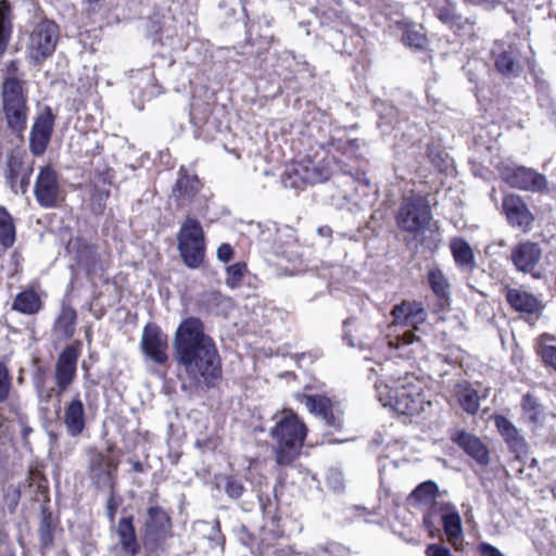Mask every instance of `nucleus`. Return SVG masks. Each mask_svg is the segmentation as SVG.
I'll use <instances>...</instances> for the list:
<instances>
[{
  "mask_svg": "<svg viewBox=\"0 0 556 556\" xmlns=\"http://www.w3.org/2000/svg\"><path fill=\"white\" fill-rule=\"evenodd\" d=\"M175 359L195 387L211 390L217 388L223 380V363L218 350H175Z\"/></svg>",
  "mask_w": 556,
  "mask_h": 556,
  "instance_id": "obj_1",
  "label": "nucleus"
},
{
  "mask_svg": "<svg viewBox=\"0 0 556 556\" xmlns=\"http://www.w3.org/2000/svg\"><path fill=\"white\" fill-rule=\"evenodd\" d=\"M307 431L306 425L295 413L291 409L281 412L269 432L275 442V460L278 465L289 466L300 456Z\"/></svg>",
  "mask_w": 556,
  "mask_h": 556,
  "instance_id": "obj_2",
  "label": "nucleus"
},
{
  "mask_svg": "<svg viewBox=\"0 0 556 556\" xmlns=\"http://www.w3.org/2000/svg\"><path fill=\"white\" fill-rule=\"evenodd\" d=\"M173 535V519L169 513L159 504L149 505L142 525L144 547L151 553L165 551L166 542Z\"/></svg>",
  "mask_w": 556,
  "mask_h": 556,
  "instance_id": "obj_3",
  "label": "nucleus"
},
{
  "mask_svg": "<svg viewBox=\"0 0 556 556\" xmlns=\"http://www.w3.org/2000/svg\"><path fill=\"white\" fill-rule=\"evenodd\" d=\"M332 175L329 163L318 156H305L288 168L281 179L285 188L301 189L305 185L326 181Z\"/></svg>",
  "mask_w": 556,
  "mask_h": 556,
  "instance_id": "obj_4",
  "label": "nucleus"
},
{
  "mask_svg": "<svg viewBox=\"0 0 556 556\" xmlns=\"http://www.w3.org/2000/svg\"><path fill=\"white\" fill-rule=\"evenodd\" d=\"M391 316L393 326L413 327L414 329H407L397 334V342H389V348H401L415 343L425 344L421 338L416 334V331H418L417 325L425 323L427 319V312L420 302L404 300L392 308Z\"/></svg>",
  "mask_w": 556,
  "mask_h": 556,
  "instance_id": "obj_5",
  "label": "nucleus"
},
{
  "mask_svg": "<svg viewBox=\"0 0 556 556\" xmlns=\"http://www.w3.org/2000/svg\"><path fill=\"white\" fill-rule=\"evenodd\" d=\"M177 243L179 255L189 268H198L205 257V236L201 223L187 217L178 231Z\"/></svg>",
  "mask_w": 556,
  "mask_h": 556,
  "instance_id": "obj_6",
  "label": "nucleus"
},
{
  "mask_svg": "<svg viewBox=\"0 0 556 556\" xmlns=\"http://www.w3.org/2000/svg\"><path fill=\"white\" fill-rule=\"evenodd\" d=\"M427 383L415 376L405 377L390 399L392 408L400 415L414 416L424 410L428 400Z\"/></svg>",
  "mask_w": 556,
  "mask_h": 556,
  "instance_id": "obj_7",
  "label": "nucleus"
},
{
  "mask_svg": "<svg viewBox=\"0 0 556 556\" xmlns=\"http://www.w3.org/2000/svg\"><path fill=\"white\" fill-rule=\"evenodd\" d=\"M395 219L400 229L415 236L422 233L432 219L427 197L421 194L405 197L401 202Z\"/></svg>",
  "mask_w": 556,
  "mask_h": 556,
  "instance_id": "obj_8",
  "label": "nucleus"
},
{
  "mask_svg": "<svg viewBox=\"0 0 556 556\" xmlns=\"http://www.w3.org/2000/svg\"><path fill=\"white\" fill-rule=\"evenodd\" d=\"M115 445L110 444L105 451H89L88 477L96 489L117 488L119 458L113 455Z\"/></svg>",
  "mask_w": 556,
  "mask_h": 556,
  "instance_id": "obj_9",
  "label": "nucleus"
},
{
  "mask_svg": "<svg viewBox=\"0 0 556 556\" xmlns=\"http://www.w3.org/2000/svg\"><path fill=\"white\" fill-rule=\"evenodd\" d=\"M60 37L55 22L42 18L35 24L26 43V55L36 65L41 64L55 51Z\"/></svg>",
  "mask_w": 556,
  "mask_h": 556,
  "instance_id": "obj_10",
  "label": "nucleus"
},
{
  "mask_svg": "<svg viewBox=\"0 0 556 556\" xmlns=\"http://www.w3.org/2000/svg\"><path fill=\"white\" fill-rule=\"evenodd\" d=\"M500 175L511 188L541 191L547 186L544 175L526 166H503L500 168Z\"/></svg>",
  "mask_w": 556,
  "mask_h": 556,
  "instance_id": "obj_11",
  "label": "nucleus"
},
{
  "mask_svg": "<svg viewBox=\"0 0 556 556\" xmlns=\"http://www.w3.org/2000/svg\"><path fill=\"white\" fill-rule=\"evenodd\" d=\"M34 192L39 205L46 208L55 207L63 200L58 174L52 167H41Z\"/></svg>",
  "mask_w": 556,
  "mask_h": 556,
  "instance_id": "obj_12",
  "label": "nucleus"
},
{
  "mask_svg": "<svg viewBox=\"0 0 556 556\" xmlns=\"http://www.w3.org/2000/svg\"><path fill=\"white\" fill-rule=\"evenodd\" d=\"M174 348H214V342L204 333V325L199 318L188 317L176 330Z\"/></svg>",
  "mask_w": 556,
  "mask_h": 556,
  "instance_id": "obj_13",
  "label": "nucleus"
},
{
  "mask_svg": "<svg viewBox=\"0 0 556 556\" xmlns=\"http://www.w3.org/2000/svg\"><path fill=\"white\" fill-rule=\"evenodd\" d=\"M53 126L54 116L51 110L47 108L37 116L30 130L29 149L34 155L40 156L45 153L51 140Z\"/></svg>",
  "mask_w": 556,
  "mask_h": 556,
  "instance_id": "obj_14",
  "label": "nucleus"
},
{
  "mask_svg": "<svg viewBox=\"0 0 556 556\" xmlns=\"http://www.w3.org/2000/svg\"><path fill=\"white\" fill-rule=\"evenodd\" d=\"M66 251L70 257L84 268L87 274H96L100 269L99 255L93 245L85 239L79 237L71 238L67 242Z\"/></svg>",
  "mask_w": 556,
  "mask_h": 556,
  "instance_id": "obj_15",
  "label": "nucleus"
},
{
  "mask_svg": "<svg viewBox=\"0 0 556 556\" xmlns=\"http://www.w3.org/2000/svg\"><path fill=\"white\" fill-rule=\"evenodd\" d=\"M80 350H63L55 364V384L58 393H64L74 382Z\"/></svg>",
  "mask_w": 556,
  "mask_h": 556,
  "instance_id": "obj_16",
  "label": "nucleus"
},
{
  "mask_svg": "<svg viewBox=\"0 0 556 556\" xmlns=\"http://www.w3.org/2000/svg\"><path fill=\"white\" fill-rule=\"evenodd\" d=\"M503 211L510 226L522 228L523 230L530 229L534 218L519 195H505L503 199Z\"/></svg>",
  "mask_w": 556,
  "mask_h": 556,
  "instance_id": "obj_17",
  "label": "nucleus"
},
{
  "mask_svg": "<svg viewBox=\"0 0 556 556\" xmlns=\"http://www.w3.org/2000/svg\"><path fill=\"white\" fill-rule=\"evenodd\" d=\"M504 294L507 303L516 312L521 314L535 315L542 312L543 303L534 294L520 288H504Z\"/></svg>",
  "mask_w": 556,
  "mask_h": 556,
  "instance_id": "obj_18",
  "label": "nucleus"
},
{
  "mask_svg": "<svg viewBox=\"0 0 556 556\" xmlns=\"http://www.w3.org/2000/svg\"><path fill=\"white\" fill-rule=\"evenodd\" d=\"M201 188V182L197 175H190L181 167L178 172V178L172 190V198L179 207H185L192 203Z\"/></svg>",
  "mask_w": 556,
  "mask_h": 556,
  "instance_id": "obj_19",
  "label": "nucleus"
},
{
  "mask_svg": "<svg viewBox=\"0 0 556 556\" xmlns=\"http://www.w3.org/2000/svg\"><path fill=\"white\" fill-rule=\"evenodd\" d=\"M452 440L480 466L489 465L490 451L480 438L465 430H459L452 437Z\"/></svg>",
  "mask_w": 556,
  "mask_h": 556,
  "instance_id": "obj_20",
  "label": "nucleus"
},
{
  "mask_svg": "<svg viewBox=\"0 0 556 556\" xmlns=\"http://www.w3.org/2000/svg\"><path fill=\"white\" fill-rule=\"evenodd\" d=\"M542 256V250L538 243L523 241L517 244L510 254V260L518 271L532 273Z\"/></svg>",
  "mask_w": 556,
  "mask_h": 556,
  "instance_id": "obj_21",
  "label": "nucleus"
},
{
  "mask_svg": "<svg viewBox=\"0 0 556 556\" xmlns=\"http://www.w3.org/2000/svg\"><path fill=\"white\" fill-rule=\"evenodd\" d=\"M302 402L311 413L321 417L328 427L336 430L341 429L342 420L333 414L332 402L328 396L321 394H303Z\"/></svg>",
  "mask_w": 556,
  "mask_h": 556,
  "instance_id": "obj_22",
  "label": "nucleus"
},
{
  "mask_svg": "<svg viewBox=\"0 0 556 556\" xmlns=\"http://www.w3.org/2000/svg\"><path fill=\"white\" fill-rule=\"evenodd\" d=\"M62 531L60 517L54 515L50 506L41 505L39 513L38 536L42 552L50 551L54 546L55 533Z\"/></svg>",
  "mask_w": 556,
  "mask_h": 556,
  "instance_id": "obj_23",
  "label": "nucleus"
},
{
  "mask_svg": "<svg viewBox=\"0 0 556 556\" xmlns=\"http://www.w3.org/2000/svg\"><path fill=\"white\" fill-rule=\"evenodd\" d=\"M63 422L71 437L80 435L86 429V412L79 394H76L64 407Z\"/></svg>",
  "mask_w": 556,
  "mask_h": 556,
  "instance_id": "obj_24",
  "label": "nucleus"
},
{
  "mask_svg": "<svg viewBox=\"0 0 556 556\" xmlns=\"http://www.w3.org/2000/svg\"><path fill=\"white\" fill-rule=\"evenodd\" d=\"M493 420L497 431L504 439L505 443L508 445L509 451L517 455L520 453H526L527 443L525 439L519 434L514 424L503 415H494Z\"/></svg>",
  "mask_w": 556,
  "mask_h": 556,
  "instance_id": "obj_25",
  "label": "nucleus"
},
{
  "mask_svg": "<svg viewBox=\"0 0 556 556\" xmlns=\"http://www.w3.org/2000/svg\"><path fill=\"white\" fill-rule=\"evenodd\" d=\"M134 516H125L118 520L117 536L123 552L129 556H137L140 553V544L137 539Z\"/></svg>",
  "mask_w": 556,
  "mask_h": 556,
  "instance_id": "obj_26",
  "label": "nucleus"
},
{
  "mask_svg": "<svg viewBox=\"0 0 556 556\" xmlns=\"http://www.w3.org/2000/svg\"><path fill=\"white\" fill-rule=\"evenodd\" d=\"M11 308L23 315H36L42 308V300L36 290L25 289L15 295Z\"/></svg>",
  "mask_w": 556,
  "mask_h": 556,
  "instance_id": "obj_27",
  "label": "nucleus"
},
{
  "mask_svg": "<svg viewBox=\"0 0 556 556\" xmlns=\"http://www.w3.org/2000/svg\"><path fill=\"white\" fill-rule=\"evenodd\" d=\"M433 8L437 17L451 28H464L468 23L456 11V3L451 0H433Z\"/></svg>",
  "mask_w": 556,
  "mask_h": 556,
  "instance_id": "obj_28",
  "label": "nucleus"
},
{
  "mask_svg": "<svg viewBox=\"0 0 556 556\" xmlns=\"http://www.w3.org/2000/svg\"><path fill=\"white\" fill-rule=\"evenodd\" d=\"M439 494V486L432 480H427L419 483L407 496V502L415 508H420L424 506H429L433 502H437L435 498Z\"/></svg>",
  "mask_w": 556,
  "mask_h": 556,
  "instance_id": "obj_29",
  "label": "nucleus"
},
{
  "mask_svg": "<svg viewBox=\"0 0 556 556\" xmlns=\"http://www.w3.org/2000/svg\"><path fill=\"white\" fill-rule=\"evenodd\" d=\"M455 397L459 406L469 415H476L480 407L478 391L467 381L458 382L454 387Z\"/></svg>",
  "mask_w": 556,
  "mask_h": 556,
  "instance_id": "obj_30",
  "label": "nucleus"
},
{
  "mask_svg": "<svg viewBox=\"0 0 556 556\" xmlns=\"http://www.w3.org/2000/svg\"><path fill=\"white\" fill-rule=\"evenodd\" d=\"M8 126L15 132L26 128L28 108L26 101L3 103Z\"/></svg>",
  "mask_w": 556,
  "mask_h": 556,
  "instance_id": "obj_31",
  "label": "nucleus"
},
{
  "mask_svg": "<svg viewBox=\"0 0 556 556\" xmlns=\"http://www.w3.org/2000/svg\"><path fill=\"white\" fill-rule=\"evenodd\" d=\"M28 484L35 489L36 501H41V505L50 506L49 481L43 471L38 467H30L28 470Z\"/></svg>",
  "mask_w": 556,
  "mask_h": 556,
  "instance_id": "obj_32",
  "label": "nucleus"
},
{
  "mask_svg": "<svg viewBox=\"0 0 556 556\" xmlns=\"http://www.w3.org/2000/svg\"><path fill=\"white\" fill-rule=\"evenodd\" d=\"M76 312L70 306H63L54 323L53 333L58 339H68L75 330Z\"/></svg>",
  "mask_w": 556,
  "mask_h": 556,
  "instance_id": "obj_33",
  "label": "nucleus"
},
{
  "mask_svg": "<svg viewBox=\"0 0 556 556\" xmlns=\"http://www.w3.org/2000/svg\"><path fill=\"white\" fill-rule=\"evenodd\" d=\"M450 248L457 266L468 269L473 268V252L470 244L466 240L462 238H454L450 243Z\"/></svg>",
  "mask_w": 556,
  "mask_h": 556,
  "instance_id": "obj_34",
  "label": "nucleus"
},
{
  "mask_svg": "<svg viewBox=\"0 0 556 556\" xmlns=\"http://www.w3.org/2000/svg\"><path fill=\"white\" fill-rule=\"evenodd\" d=\"M427 507L428 508L422 517V525L428 531L429 535L433 538L439 532V523L442 521V514H444L445 510L451 507L450 503L445 502H433Z\"/></svg>",
  "mask_w": 556,
  "mask_h": 556,
  "instance_id": "obj_35",
  "label": "nucleus"
},
{
  "mask_svg": "<svg viewBox=\"0 0 556 556\" xmlns=\"http://www.w3.org/2000/svg\"><path fill=\"white\" fill-rule=\"evenodd\" d=\"M215 479L217 489L223 490L231 500H239L245 492L244 483L237 475H219Z\"/></svg>",
  "mask_w": 556,
  "mask_h": 556,
  "instance_id": "obj_36",
  "label": "nucleus"
},
{
  "mask_svg": "<svg viewBox=\"0 0 556 556\" xmlns=\"http://www.w3.org/2000/svg\"><path fill=\"white\" fill-rule=\"evenodd\" d=\"M16 239V229L13 217L9 211L0 205V245L3 249L13 247Z\"/></svg>",
  "mask_w": 556,
  "mask_h": 556,
  "instance_id": "obj_37",
  "label": "nucleus"
},
{
  "mask_svg": "<svg viewBox=\"0 0 556 556\" xmlns=\"http://www.w3.org/2000/svg\"><path fill=\"white\" fill-rule=\"evenodd\" d=\"M495 66L500 73L506 76H517L521 72L518 53L511 47L496 58Z\"/></svg>",
  "mask_w": 556,
  "mask_h": 556,
  "instance_id": "obj_38",
  "label": "nucleus"
},
{
  "mask_svg": "<svg viewBox=\"0 0 556 556\" xmlns=\"http://www.w3.org/2000/svg\"><path fill=\"white\" fill-rule=\"evenodd\" d=\"M448 509L442 514V527L448 540L458 539L463 534L462 518L456 507L450 503Z\"/></svg>",
  "mask_w": 556,
  "mask_h": 556,
  "instance_id": "obj_39",
  "label": "nucleus"
},
{
  "mask_svg": "<svg viewBox=\"0 0 556 556\" xmlns=\"http://www.w3.org/2000/svg\"><path fill=\"white\" fill-rule=\"evenodd\" d=\"M11 4L8 0H0V55L9 45L12 35Z\"/></svg>",
  "mask_w": 556,
  "mask_h": 556,
  "instance_id": "obj_40",
  "label": "nucleus"
},
{
  "mask_svg": "<svg viewBox=\"0 0 556 556\" xmlns=\"http://www.w3.org/2000/svg\"><path fill=\"white\" fill-rule=\"evenodd\" d=\"M141 348H167V336L156 324H148L143 329Z\"/></svg>",
  "mask_w": 556,
  "mask_h": 556,
  "instance_id": "obj_41",
  "label": "nucleus"
},
{
  "mask_svg": "<svg viewBox=\"0 0 556 556\" xmlns=\"http://www.w3.org/2000/svg\"><path fill=\"white\" fill-rule=\"evenodd\" d=\"M25 81H17L11 79H3L2 83V100L3 103H13L20 101H27L24 92Z\"/></svg>",
  "mask_w": 556,
  "mask_h": 556,
  "instance_id": "obj_42",
  "label": "nucleus"
},
{
  "mask_svg": "<svg viewBox=\"0 0 556 556\" xmlns=\"http://www.w3.org/2000/svg\"><path fill=\"white\" fill-rule=\"evenodd\" d=\"M362 141L349 138H331L330 147L333 151L340 152L350 159L359 157Z\"/></svg>",
  "mask_w": 556,
  "mask_h": 556,
  "instance_id": "obj_43",
  "label": "nucleus"
},
{
  "mask_svg": "<svg viewBox=\"0 0 556 556\" xmlns=\"http://www.w3.org/2000/svg\"><path fill=\"white\" fill-rule=\"evenodd\" d=\"M207 309L216 315H225L232 308V301L230 298L223 295L219 292H212L205 295L203 300Z\"/></svg>",
  "mask_w": 556,
  "mask_h": 556,
  "instance_id": "obj_44",
  "label": "nucleus"
},
{
  "mask_svg": "<svg viewBox=\"0 0 556 556\" xmlns=\"http://www.w3.org/2000/svg\"><path fill=\"white\" fill-rule=\"evenodd\" d=\"M428 281L437 296L442 300H446L448 298L450 285L441 269H430L428 273Z\"/></svg>",
  "mask_w": 556,
  "mask_h": 556,
  "instance_id": "obj_45",
  "label": "nucleus"
},
{
  "mask_svg": "<svg viewBox=\"0 0 556 556\" xmlns=\"http://www.w3.org/2000/svg\"><path fill=\"white\" fill-rule=\"evenodd\" d=\"M468 81L476 86L488 74V64L481 59H470L463 67Z\"/></svg>",
  "mask_w": 556,
  "mask_h": 556,
  "instance_id": "obj_46",
  "label": "nucleus"
},
{
  "mask_svg": "<svg viewBox=\"0 0 556 556\" xmlns=\"http://www.w3.org/2000/svg\"><path fill=\"white\" fill-rule=\"evenodd\" d=\"M28 168L24 167L22 160L17 156H10L7 163L5 180L14 193H18L17 179Z\"/></svg>",
  "mask_w": 556,
  "mask_h": 556,
  "instance_id": "obj_47",
  "label": "nucleus"
},
{
  "mask_svg": "<svg viewBox=\"0 0 556 556\" xmlns=\"http://www.w3.org/2000/svg\"><path fill=\"white\" fill-rule=\"evenodd\" d=\"M377 111L380 115V121L378 122V127L381 128L382 134L389 132V128H394L397 123V110L392 105H387L381 103L377 106Z\"/></svg>",
  "mask_w": 556,
  "mask_h": 556,
  "instance_id": "obj_48",
  "label": "nucleus"
},
{
  "mask_svg": "<svg viewBox=\"0 0 556 556\" xmlns=\"http://www.w3.org/2000/svg\"><path fill=\"white\" fill-rule=\"evenodd\" d=\"M109 497L105 503V515L111 525L115 523L116 514L123 503V497L117 493V488L109 489Z\"/></svg>",
  "mask_w": 556,
  "mask_h": 556,
  "instance_id": "obj_49",
  "label": "nucleus"
},
{
  "mask_svg": "<svg viewBox=\"0 0 556 556\" xmlns=\"http://www.w3.org/2000/svg\"><path fill=\"white\" fill-rule=\"evenodd\" d=\"M12 389V378L8 367L0 362V403L9 399Z\"/></svg>",
  "mask_w": 556,
  "mask_h": 556,
  "instance_id": "obj_50",
  "label": "nucleus"
},
{
  "mask_svg": "<svg viewBox=\"0 0 556 556\" xmlns=\"http://www.w3.org/2000/svg\"><path fill=\"white\" fill-rule=\"evenodd\" d=\"M427 155L430 162L440 170L446 166L447 154L443 152L438 146L429 144L427 148Z\"/></svg>",
  "mask_w": 556,
  "mask_h": 556,
  "instance_id": "obj_51",
  "label": "nucleus"
},
{
  "mask_svg": "<svg viewBox=\"0 0 556 556\" xmlns=\"http://www.w3.org/2000/svg\"><path fill=\"white\" fill-rule=\"evenodd\" d=\"M403 42L406 46L421 49L426 45V37L422 33L414 30V29H407L403 34Z\"/></svg>",
  "mask_w": 556,
  "mask_h": 556,
  "instance_id": "obj_52",
  "label": "nucleus"
},
{
  "mask_svg": "<svg viewBox=\"0 0 556 556\" xmlns=\"http://www.w3.org/2000/svg\"><path fill=\"white\" fill-rule=\"evenodd\" d=\"M247 270V265L244 263H236L233 265H230L227 267V283L230 286H235L237 282H239L244 271Z\"/></svg>",
  "mask_w": 556,
  "mask_h": 556,
  "instance_id": "obj_53",
  "label": "nucleus"
},
{
  "mask_svg": "<svg viewBox=\"0 0 556 556\" xmlns=\"http://www.w3.org/2000/svg\"><path fill=\"white\" fill-rule=\"evenodd\" d=\"M4 79L25 81L24 73L20 68V62L12 60L5 65V77Z\"/></svg>",
  "mask_w": 556,
  "mask_h": 556,
  "instance_id": "obj_54",
  "label": "nucleus"
},
{
  "mask_svg": "<svg viewBox=\"0 0 556 556\" xmlns=\"http://www.w3.org/2000/svg\"><path fill=\"white\" fill-rule=\"evenodd\" d=\"M426 556H453L451 549L439 543H431L425 549Z\"/></svg>",
  "mask_w": 556,
  "mask_h": 556,
  "instance_id": "obj_55",
  "label": "nucleus"
},
{
  "mask_svg": "<svg viewBox=\"0 0 556 556\" xmlns=\"http://www.w3.org/2000/svg\"><path fill=\"white\" fill-rule=\"evenodd\" d=\"M146 357L156 364L163 365L167 362L166 350H143Z\"/></svg>",
  "mask_w": 556,
  "mask_h": 556,
  "instance_id": "obj_56",
  "label": "nucleus"
},
{
  "mask_svg": "<svg viewBox=\"0 0 556 556\" xmlns=\"http://www.w3.org/2000/svg\"><path fill=\"white\" fill-rule=\"evenodd\" d=\"M208 112L210 109L205 108V110L200 113L198 106L195 104H192L190 111L191 123L195 126H201L205 122Z\"/></svg>",
  "mask_w": 556,
  "mask_h": 556,
  "instance_id": "obj_57",
  "label": "nucleus"
},
{
  "mask_svg": "<svg viewBox=\"0 0 556 556\" xmlns=\"http://www.w3.org/2000/svg\"><path fill=\"white\" fill-rule=\"evenodd\" d=\"M543 364L556 371V350H538Z\"/></svg>",
  "mask_w": 556,
  "mask_h": 556,
  "instance_id": "obj_58",
  "label": "nucleus"
},
{
  "mask_svg": "<svg viewBox=\"0 0 556 556\" xmlns=\"http://www.w3.org/2000/svg\"><path fill=\"white\" fill-rule=\"evenodd\" d=\"M233 256V250L230 244L223 243L217 249V258L224 263H228Z\"/></svg>",
  "mask_w": 556,
  "mask_h": 556,
  "instance_id": "obj_59",
  "label": "nucleus"
},
{
  "mask_svg": "<svg viewBox=\"0 0 556 556\" xmlns=\"http://www.w3.org/2000/svg\"><path fill=\"white\" fill-rule=\"evenodd\" d=\"M479 552L481 556H504L498 548L489 543H481Z\"/></svg>",
  "mask_w": 556,
  "mask_h": 556,
  "instance_id": "obj_60",
  "label": "nucleus"
},
{
  "mask_svg": "<svg viewBox=\"0 0 556 556\" xmlns=\"http://www.w3.org/2000/svg\"><path fill=\"white\" fill-rule=\"evenodd\" d=\"M30 170L31 169H27L26 172H24L17 179V188H18V192H26L27 190V187L29 185V175H30Z\"/></svg>",
  "mask_w": 556,
  "mask_h": 556,
  "instance_id": "obj_61",
  "label": "nucleus"
},
{
  "mask_svg": "<svg viewBox=\"0 0 556 556\" xmlns=\"http://www.w3.org/2000/svg\"><path fill=\"white\" fill-rule=\"evenodd\" d=\"M261 509L263 511L264 516H268L271 514L270 507H271V500L268 495L261 494L258 496Z\"/></svg>",
  "mask_w": 556,
  "mask_h": 556,
  "instance_id": "obj_62",
  "label": "nucleus"
},
{
  "mask_svg": "<svg viewBox=\"0 0 556 556\" xmlns=\"http://www.w3.org/2000/svg\"><path fill=\"white\" fill-rule=\"evenodd\" d=\"M270 518H271V522L276 526V529L273 530L271 538L274 540H277V539L281 538L283 534V530L279 526L280 518L276 514H273Z\"/></svg>",
  "mask_w": 556,
  "mask_h": 556,
  "instance_id": "obj_63",
  "label": "nucleus"
},
{
  "mask_svg": "<svg viewBox=\"0 0 556 556\" xmlns=\"http://www.w3.org/2000/svg\"><path fill=\"white\" fill-rule=\"evenodd\" d=\"M278 233H279V236H281L282 233L285 235L286 243H289V242H292L295 240L294 231L290 227H285L283 229H279Z\"/></svg>",
  "mask_w": 556,
  "mask_h": 556,
  "instance_id": "obj_64",
  "label": "nucleus"
}]
</instances>
